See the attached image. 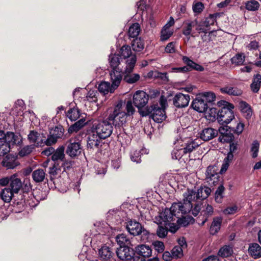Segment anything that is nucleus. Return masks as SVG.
<instances>
[{
    "instance_id": "obj_47",
    "label": "nucleus",
    "mask_w": 261,
    "mask_h": 261,
    "mask_svg": "<svg viewBox=\"0 0 261 261\" xmlns=\"http://www.w3.org/2000/svg\"><path fill=\"white\" fill-rule=\"evenodd\" d=\"M225 188L222 185H220L215 192V199L217 203H221L223 198V194Z\"/></svg>"
},
{
    "instance_id": "obj_14",
    "label": "nucleus",
    "mask_w": 261,
    "mask_h": 261,
    "mask_svg": "<svg viewBox=\"0 0 261 261\" xmlns=\"http://www.w3.org/2000/svg\"><path fill=\"white\" fill-rule=\"evenodd\" d=\"M81 146L80 142L70 139L66 149V153L71 158L79 155L81 152Z\"/></svg>"
},
{
    "instance_id": "obj_23",
    "label": "nucleus",
    "mask_w": 261,
    "mask_h": 261,
    "mask_svg": "<svg viewBox=\"0 0 261 261\" xmlns=\"http://www.w3.org/2000/svg\"><path fill=\"white\" fill-rule=\"evenodd\" d=\"M186 145L182 147L186 154L189 153L197 148L200 144L201 142L199 139L194 140L188 139L186 141Z\"/></svg>"
},
{
    "instance_id": "obj_7",
    "label": "nucleus",
    "mask_w": 261,
    "mask_h": 261,
    "mask_svg": "<svg viewBox=\"0 0 261 261\" xmlns=\"http://www.w3.org/2000/svg\"><path fill=\"white\" fill-rule=\"evenodd\" d=\"M112 132L113 126L107 120L95 122L91 127V133H95L102 139L110 137Z\"/></svg>"
},
{
    "instance_id": "obj_35",
    "label": "nucleus",
    "mask_w": 261,
    "mask_h": 261,
    "mask_svg": "<svg viewBox=\"0 0 261 261\" xmlns=\"http://www.w3.org/2000/svg\"><path fill=\"white\" fill-rule=\"evenodd\" d=\"M116 89L112 90V85L108 82H102L98 86V90L103 94H108L109 92L114 93Z\"/></svg>"
},
{
    "instance_id": "obj_52",
    "label": "nucleus",
    "mask_w": 261,
    "mask_h": 261,
    "mask_svg": "<svg viewBox=\"0 0 261 261\" xmlns=\"http://www.w3.org/2000/svg\"><path fill=\"white\" fill-rule=\"evenodd\" d=\"M185 152L182 148H174L171 153L172 158L173 159L179 160L181 156L185 154Z\"/></svg>"
},
{
    "instance_id": "obj_12",
    "label": "nucleus",
    "mask_w": 261,
    "mask_h": 261,
    "mask_svg": "<svg viewBox=\"0 0 261 261\" xmlns=\"http://www.w3.org/2000/svg\"><path fill=\"white\" fill-rule=\"evenodd\" d=\"M101 139L95 133L90 134L87 140L88 148L98 150L102 145H104Z\"/></svg>"
},
{
    "instance_id": "obj_30",
    "label": "nucleus",
    "mask_w": 261,
    "mask_h": 261,
    "mask_svg": "<svg viewBox=\"0 0 261 261\" xmlns=\"http://www.w3.org/2000/svg\"><path fill=\"white\" fill-rule=\"evenodd\" d=\"M182 61L187 64L189 68V70H191L192 69H195L199 71H202L204 70V68L202 66L194 62L186 56L182 57Z\"/></svg>"
},
{
    "instance_id": "obj_57",
    "label": "nucleus",
    "mask_w": 261,
    "mask_h": 261,
    "mask_svg": "<svg viewBox=\"0 0 261 261\" xmlns=\"http://www.w3.org/2000/svg\"><path fill=\"white\" fill-rule=\"evenodd\" d=\"M46 196L47 195L45 191L38 189L34 192V197L37 201L44 200L46 198Z\"/></svg>"
},
{
    "instance_id": "obj_59",
    "label": "nucleus",
    "mask_w": 261,
    "mask_h": 261,
    "mask_svg": "<svg viewBox=\"0 0 261 261\" xmlns=\"http://www.w3.org/2000/svg\"><path fill=\"white\" fill-rule=\"evenodd\" d=\"M204 9V5L202 3L197 2L194 3L192 6V9L195 13H200Z\"/></svg>"
},
{
    "instance_id": "obj_2",
    "label": "nucleus",
    "mask_w": 261,
    "mask_h": 261,
    "mask_svg": "<svg viewBox=\"0 0 261 261\" xmlns=\"http://www.w3.org/2000/svg\"><path fill=\"white\" fill-rule=\"evenodd\" d=\"M135 111L131 100L127 101L125 106L122 101H120L110 114L108 120L112 121L115 127H120L126 122L127 118L133 115Z\"/></svg>"
},
{
    "instance_id": "obj_25",
    "label": "nucleus",
    "mask_w": 261,
    "mask_h": 261,
    "mask_svg": "<svg viewBox=\"0 0 261 261\" xmlns=\"http://www.w3.org/2000/svg\"><path fill=\"white\" fill-rule=\"evenodd\" d=\"M135 251L139 255L144 257H148L151 255L152 249L146 245L141 244L135 247Z\"/></svg>"
},
{
    "instance_id": "obj_44",
    "label": "nucleus",
    "mask_w": 261,
    "mask_h": 261,
    "mask_svg": "<svg viewBox=\"0 0 261 261\" xmlns=\"http://www.w3.org/2000/svg\"><path fill=\"white\" fill-rule=\"evenodd\" d=\"M116 240L120 245V247H121V246H126V245L130 243L129 239L123 233L118 235L116 238Z\"/></svg>"
},
{
    "instance_id": "obj_33",
    "label": "nucleus",
    "mask_w": 261,
    "mask_h": 261,
    "mask_svg": "<svg viewBox=\"0 0 261 261\" xmlns=\"http://www.w3.org/2000/svg\"><path fill=\"white\" fill-rule=\"evenodd\" d=\"M196 25V20L187 21H186L184 24L182 29V33L185 36H188L191 34L193 36L192 33V29L194 28L195 26Z\"/></svg>"
},
{
    "instance_id": "obj_45",
    "label": "nucleus",
    "mask_w": 261,
    "mask_h": 261,
    "mask_svg": "<svg viewBox=\"0 0 261 261\" xmlns=\"http://www.w3.org/2000/svg\"><path fill=\"white\" fill-rule=\"evenodd\" d=\"M232 253V249L230 246H224L218 252V255L222 257L230 256Z\"/></svg>"
},
{
    "instance_id": "obj_51",
    "label": "nucleus",
    "mask_w": 261,
    "mask_h": 261,
    "mask_svg": "<svg viewBox=\"0 0 261 261\" xmlns=\"http://www.w3.org/2000/svg\"><path fill=\"white\" fill-rule=\"evenodd\" d=\"M259 147V144L258 142L256 140L254 141L251 144L250 148L251 156L253 158H255L257 156Z\"/></svg>"
},
{
    "instance_id": "obj_15",
    "label": "nucleus",
    "mask_w": 261,
    "mask_h": 261,
    "mask_svg": "<svg viewBox=\"0 0 261 261\" xmlns=\"http://www.w3.org/2000/svg\"><path fill=\"white\" fill-rule=\"evenodd\" d=\"M122 69L111 70L110 72L112 90L116 89L119 86L123 78Z\"/></svg>"
},
{
    "instance_id": "obj_36",
    "label": "nucleus",
    "mask_w": 261,
    "mask_h": 261,
    "mask_svg": "<svg viewBox=\"0 0 261 261\" xmlns=\"http://www.w3.org/2000/svg\"><path fill=\"white\" fill-rule=\"evenodd\" d=\"M261 85V75L256 74L253 76L252 82L250 85L252 91L254 93H257Z\"/></svg>"
},
{
    "instance_id": "obj_4",
    "label": "nucleus",
    "mask_w": 261,
    "mask_h": 261,
    "mask_svg": "<svg viewBox=\"0 0 261 261\" xmlns=\"http://www.w3.org/2000/svg\"><path fill=\"white\" fill-rule=\"evenodd\" d=\"M159 104L153 103L150 107H147L146 111H143L142 116L150 114L152 119L157 123H161L166 118L165 109L168 106L167 99L164 95L160 97Z\"/></svg>"
},
{
    "instance_id": "obj_5",
    "label": "nucleus",
    "mask_w": 261,
    "mask_h": 261,
    "mask_svg": "<svg viewBox=\"0 0 261 261\" xmlns=\"http://www.w3.org/2000/svg\"><path fill=\"white\" fill-rule=\"evenodd\" d=\"M22 142L21 136L13 132L5 134L0 130V157L10 151L11 146L20 144Z\"/></svg>"
},
{
    "instance_id": "obj_29",
    "label": "nucleus",
    "mask_w": 261,
    "mask_h": 261,
    "mask_svg": "<svg viewBox=\"0 0 261 261\" xmlns=\"http://www.w3.org/2000/svg\"><path fill=\"white\" fill-rule=\"evenodd\" d=\"M86 124V122H85V119L81 118L68 128V133L69 134L77 133L82 128H83Z\"/></svg>"
},
{
    "instance_id": "obj_34",
    "label": "nucleus",
    "mask_w": 261,
    "mask_h": 261,
    "mask_svg": "<svg viewBox=\"0 0 261 261\" xmlns=\"http://www.w3.org/2000/svg\"><path fill=\"white\" fill-rule=\"evenodd\" d=\"M239 107L241 112L246 119H248L252 116V110L250 106L245 101H241L239 103Z\"/></svg>"
},
{
    "instance_id": "obj_6",
    "label": "nucleus",
    "mask_w": 261,
    "mask_h": 261,
    "mask_svg": "<svg viewBox=\"0 0 261 261\" xmlns=\"http://www.w3.org/2000/svg\"><path fill=\"white\" fill-rule=\"evenodd\" d=\"M234 107L232 105H229V108L223 107L221 110L217 111L216 108H211L210 111L212 116L214 118L217 116L218 121L222 125L228 124L234 118L232 109Z\"/></svg>"
},
{
    "instance_id": "obj_21",
    "label": "nucleus",
    "mask_w": 261,
    "mask_h": 261,
    "mask_svg": "<svg viewBox=\"0 0 261 261\" xmlns=\"http://www.w3.org/2000/svg\"><path fill=\"white\" fill-rule=\"evenodd\" d=\"M22 187V182L17 174L11 175L9 187L13 192L18 194Z\"/></svg>"
},
{
    "instance_id": "obj_38",
    "label": "nucleus",
    "mask_w": 261,
    "mask_h": 261,
    "mask_svg": "<svg viewBox=\"0 0 261 261\" xmlns=\"http://www.w3.org/2000/svg\"><path fill=\"white\" fill-rule=\"evenodd\" d=\"M65 147L63 146H60L55 151L52 155L51 159L54 161L59 160L63 161L65 157Z\"/></svg>"
},
{
    "instance_id": "obj_26",
    "label": "nucleus",
    "mask_w": 261,
    "mask_h": 261,
    "mask_svg": "<svg viewBox=\"0 0 261 261\" xmlns=\"http://www.w3.org/2000/svg\"><path fill=\"white\" fill-rule=\"evenodd\" d=\"M249 255L254 259L261 257V246L257 243L250 244L248 248Z\"/></svg>"
},
{
    "instance_id": "obj_24",
    "label": "nucleus",
    "mask_w": 261,
    "mask_h": 261,
    "mask_svg": "<svg viewBox=\"0 0 261 261\" xmlns=\"http://www.w3.org/2000/svg\"><path fill=\"white\" fill-rule=\"evenodd\" d=\"M3 166L7 169H14L16 167L19 163L15 157L11 155H7L2 162Z\"/></svg>"
},
{
    "instance_id": "obj_37",
    "label": "nucleus",
    "mask_w": 261,
    "mask_h": 261,
    "mask_svg": "<svg viewBox=\"0 0 261 261\" xmlns=\"http://www.w3.org/2000/svg\"><path fill=\"white\" fill-rule=\"evenodd\" d=\"M45 172L42 169L34 170L32 173V178L36 182H40L44 180L45 177Z\"/></svg>"
},
{
    "instance_id": "obj_20",
    "label": "nucleus",
    "mask_w": 261,
    "mask_h": 261,
    "mask_svg": "<svg viewBox=\"0 0 261 261\" xmlns=\"http://www.w3.org/2000/svg\"><path fill=\"white\" fill-rule=\"evenodd\" d=\"M98 255L99 261H111L113 253L109 247L104 245L98 249Z\"/></svg>"
},
{
    "instance_id": "obj_54",
    "label": "nucleus",
    "mask_w": 261,
    "mask_h": 261,
    "mask_svg": "<svg viewBox=\"0 0 261 261\" xmlns=\"http://www.w3.org/2000/svg\"><path fill=\"white\" fill-rule=\"evenodd\" d=\"M61 171V169L58 168L57 166L54 165L52 167L49 168L48 173L50 175V179L53 180L54 178L58 176Z\"/></svg>"
},
{
    "instance_id": "obj_64",
    "label": "nucleus",
    "mask_w": 261,
    "mask_h": 261,
    "mask_svg": "<svg viewBox=\"0 0 261 261\" xmlns=\"http://www.w3.org/2000/svg\"><path fill=\"white\" fill-rule=\"evenodd\" d=\"M57 140L58 139L53 134H50L47 139L45 137L44 145H51L56 143Z\"/></svg>"
},
{
    "instance_id": "obj_56",
    "label": "nucleus",
    "mask_w": 261,
    "mask_h": 261,
    "mask_svg": "<svg viewBox=\"0 0 261 261\" xmlns=\"http://www.w3.org/2000/svg\"><path fill=\"white\" fill-rule=\"evenodd\" d=\"M131 160L137 163L141 162V152L140 150H135L130 153Z\"/></svg>"
},
{
    "instance_id": "obj_48",
    "label": "nucleus",
    "mask_w": 261,
    "mask_h": 261,
    "mask_svg": "<svg viewBox=\"0 0 261 261\" xmlns=\"http://www.w3.org/2000/svg\"><path fill=\"white\" fill-rule=\"evenodd\" d=\"M158 228L156 230V234L160 238H164L166 237L168 232L167 226L163 224H158Z\"/></svg>"
},
{
    "instance_id": "obj_17",
    "label": "nucleus",
    "mask_w": 261,
    "mask_h": 261,
    "mask_svg": "<svg viewBox=\"0 0 261 261\" xmlns=\"http://www.w3.org/2000/svg\"><path fill=\"white\" fill-rule=\"evenodd\" d=\"M28 139L30 142L34 143L37 146L44 145L45 136L43 134H40L37 132L31 131L28 135Z\"/></svg>"
},
{
    "instance_id": "obj_60",
    "label": "nucleus",
    "mask_w": 261,
    "mask_h": 261,
    "mask_svg": "<svg viewBox=\"0 0 261 261\" xmlns=\"http://www.w3.org/2000/svg\"><path fill=\"white\" fill-rule=\"evenodd\" d=\"M172 254L173 257L179 258L183 255L182 249L181 247L175 246L172 250Z\"/></svg>"
},
{
    "instance_id": "obj_11",
    "label": "nucleus",
    "mask_w": 261,
    "mask_h": 261,
    "mask_svg": "<svg viewBox=\"0 0 261 261\" xmlns=\"http://www.w3.org/2000/svg\"><path fill=\"white\" fill-rule=\"evenodd\" d=\"M219 178L220 176L215 167L208 166L207 168L205 180L210 186H213L218 184Z\"/></svg>"
},
{
    "instance_id": "obj_49",
    "label": "nucleus",
    "mask_w": 261,
    "mask_h": 261,
    "mask_svg": "<svg viewBox=\"0 0 261 261\" xmlns=\"http://www.w3.org/2000/svg\"><path fill=\"white\" fill-rule=\"evenodd\" d=\"M202 207L203 209L201 211V214L204 217L207 218L213 214L214 208L211 205L206 203Z\"/></svg>"
},
{
    "instance_id": "obj_40",
    "label": "nucleus",
    "mask_w": 261,
    "mask_h": 261,
    "mask_svg": "<svg viewBox=\"0 0 261 261\" xmlns=\"http://www.w3.org/2000/svg\"><path fill=\"white\" fill-rule=\"evenodd\" d=\"M222 93H227L229 95L239 96L242 94V92L241 90L236 87H226L221 89Z\"/></svg>"
},
{
    "instance_id": "obj_62",
    "label": "nucleus",
    "mask_w": 261,
    "mask_h": 261,
    "mask_svg": "<svg viewBox=\"0 0 261 261\" xmlns=\"http://www.w3.org/2000/svg\"><path fill=\"white\" fill-rule=\"evenodd\" d=\"M96 93L95 91L90 90L86 95L87 100L90 102H96L97 100Z\"/></svg>"
},
{
    "instance_id": "obj_31",
    "label": "nucleus",
    "mask_w": 261,
    "mask_h": 261,
    "mask_svg": "<svg viewBox=\"0 0 261 261\" xmlns=\"http://www.w3.org/2000/svg\"><path fill=\"white\" fill-rule=\"evenodd\" d=\"M15 194L9 188L7 187L2 190L0 196L4 202H9L12 199Z\"/></svg>"
},
{
    "instance_id": "obj_41",
    "label": "nucleus",
    "mask_w": 261,
    "mask_h": 261,
    "mask_svg": "<svg viewBox=\"0 0 261 261\" xmlns=\"http://www.w3.org/2000/svg\"><path fill=\"white\" fill-rule=\"evenodd\" d=\"M144 46L143 41L140 38H136L133 40L132 43L133 49L135 51L139 52L142 51L144 48Z\"/></svg>"
},
{
    "instance_id": "obj_18",
    "label": "nucleus",
    "mask_w": 261,
    "mask_h": 261,
    "mask_svg": "<svg viewBox=\"0 0 261 261\" xmlns=\"http://www.w3.org/2000/svg\"><path fill=\"white\" fill-rule=\"evenodd\" d=\"M191 106L194 110L199 113L205 112L208 108L207 104L200 95L193 100Z\"/></svg>"
},
{
    "instance_id": "obj_28",
    "label": "nucleus",
    "mask_w": 261,
    "mask_h": 261,
    "mask_svg": "<svg viewBox=\"0 0 261 261\" xmlns=\"http://www.w3.org/2000/svg\"><path fill=\"white\" fill-rule=\"evenodd\" d=\"M222 218L221 217H215L213 219L211 226L210 228V232L211 234L214 235L218 233L220 229Z\"/></svg>"
},
{
    "instance_id": "obj_22",
    "label": "nucleus",
    "mask_w": 261,
    "mask_h": 261,
    "mask_svg": "<svg viewBox=\"0 0 261 261\" xmlns=\"http://www.w3.org/2000/svg\"><path fill=\"white\" fill-rule=\"evenodd\" d=\"M142 226L139 222L130 220L128 222L126 228L130 234L133 236H138L142 230Z\"/></svg>"
},
{
    "instance_id": "obj_8",
    "label": "nucleus",
    "mask_w": 261,
    "mask_h": 261,
    "mask_svg": "<svg viewBox=\"0 0 261 261\" xmlns=\"http://www.w3.org/2000/svg\"><path fill=\"white\" fill-rule=\"evenodd\" d=\"M120 54L123 58L126 59V71H133L137 59L136 55L132 54L130 47L128 45H123L120 49Z\"/></svg>"
},
{
    "instance_id": "obj_39",
    "label": "nucleus",
    "mask_w": 261,
    "mask_h": 261,
    "mask_svg": "<svg viewBox=\"0 0 261 261\" xmlns=\"http://www.w3.org/2000/svg\"><path fill=\"white\" fill-rule=\"evenodd\" d=\"M80 113L79 109L77 108L73 107L69 109L67 111V116L71 121H73L76 120L80 117Z\"/></svg>"
},
{
    "instance_id": "obj_9",
    "label": "nucleus",
    "mask_w": 261,
    "mask_h": 261,
    "mask_svg": "<svg viewBox=\"0 0 261 261\" xmlns=\"http://www.w3.org/2000/svg\"><path fill=\"white\" fill-rule=\"evenodd\" d=\"M149 95L144 91L138 90L134 94L133 97V102L138 109L140 113L142 115L140 110L144 108L148 103Z\"/></svg>"
},
{
    "instance_id": "obj_50",
    "label": "nucleus",
    "mask_w": 261,
    "mask_h": 261,
    "mask_svg": "<svg viewBox=\"0 0 261 261\" xmlns=\"http://www.w3.org/2000/svg\"><path fill=\"white\" fill-rule=\"evenodd\" d=\"M64 129L61 125L56 126L52 129L50 134H53L57 139L61 138L64 135Z\"/></svg>"
},
{
    "instance_id": "obj_43",
    "label": "nucleus",
    "mask_w": 261,
    "mask_h": 261,
    "mask_svg": "<svg viewBox=\"0 0 261 261\" xmlns=\"http://www.w3.org/2000/svg\"><path fill=\"white\" fill-rule=\"evenodd\" d=\"M259 3L256 0H250L245 3L246 9L250 11H255L258 10Z\"/></svg>"
},
{
    "instance_id": "obj_61",
    "label": "nucleus",
    "mask_w": 261,
    "mask_h": 261,
    "mask_svg": "<svg viewBox=\"0 0 261 261\" xmlns=\"http://www.w3.org/2000/svg\"><path fill=\"white\" fill-rule=\"evenodd\" d=\"M194 28L199 33H205L208 31V29L205 27L203 22H200L199 23L196 20V25Z\"/></svg>"
},
{
    "instance_id": "obj_27",
    "label": "nucleus",
    "mask_w": 261,
    "mask_h": 261,
    "mask_svg": "<svg viewBox=\"0 0 261 261\" xmlns=\"http://www.w3.org/2000/svg\"><path fill=\"white\" fill-rule=\"evenodd\" d=\"M121 59L120 56L118 54L111 55L109 56V64L112 70L122 69L120 67Z\"/></svg>"
},
{
    "instance_id": "obj_42",
    "label": "nucleus",
    "mask_w": 261,
    "mask_h": 261,
    "mask_svg": "<svg viewBox=\"0 0 261 261\" xmlns=\"http://www.w3.org/2000/svg\"><path fill=\"white\" fill-rule=\"evenodd\" d=\"M140 27L138 23H133L129 28L128 34L130 37H137L140 32Z\"/></svg>"
},
{
    "instance_id": "obj_13",
    "label": "nucleus",
    "mask_w": 261,
    "mask_h": 261,
    "mask_svg": "<svg viewBox=\"0 0 261 261\" xmlns=\"http://www.w3.org/2000/svg\"><path fill=\"white\" fill-rule=\"evenodd\" d=\"M190 100V96L188 94L178 93L173 97V103L176 108H185L188 106Z\"/></svg>"
},
{
    "instance_id": "obj_3",
    "label": "nucleus",
    "mask_w": 261,
    "mask_h": 261,
    "mask_svg": "<svg viewBox=\"0 0 261 261\" xmlns=\"http://www.w3.org/2000/svg\"><path fill=\"white\" fill-rule=\"evenodd\" d=\"M174 203L170 208H165L159 216L155 217L154 222L158 224H163L165 226L170 225V222L176 221L178 224L186 226L188 223L185 220L180 208L173 209Z\"/></svg>"
},
{
    "instance_id": "obj_1",
    "label": "nucleus",
    "mask_w": 261,
    "mask_h": 261,
    "mask_svg": "<svg viewBox=\"0 0 261 261\" xmlns=\"http://www.w3.org/2000/svg\"><path fill=\"white\" fill-rule=\"evenodd\" d=\"M211 189L206 186L200 187L197 189H188L183 194L182 201L174 202L173 209L180 208L185 215L190 212L192 205V202H196L198 200H203L207 198L210 195Z\"/></svg>"
},
{
    "instance_id": "obj_19",
    "label": "nucleus",
    "mask_w": 261,
    "mask_h": 261,
    "mask_svg": "<svg viewBox=\"0 0 261 261\" xmlns=\"http://www.w3.org/2000/svg\"><path fill=\"white\" fill-rule=\"evenodd\" d=\"M218 134V130L212 127L204 128L199 133L200 139L204 141H207L213 139Z\"/></svg>"
},
{
    "instance_id": "obj_58",
    "label": "nucleus",
    "mask_w": 261,
    "mask_h": 261,
    "mask_svg": "<svg viewBox=\"0 0 261 261\" xmlns=\"http://www.w3.org/2000/svg\"><path fill=\"white\" fill-rule=\"evenodd\" d=\"M33 149V147L31 145H28L24 146L20 149L19 152V154L20 156H24L29 154Z\"/></svg>"
},
{
    "instance_id": "obj_16",
    "label": "nucleus",
    "mask_w": 261,
    "mask_h": 261,
    "mask_svg": "<svg viewBox=\"0 0 261 261\" xmlns=\"http://www.w3.org/2000/svg\"><path fill=\"white\" fill-rule=\"evenodd\" d=\"M117 255L121 260H130L134 257L133 250L128 246H121L116 251Z\"/></svg>"
},
{
    "instance_id": "obj_55",
    "label": "nucleus",
    "mask_w": 261,
    "mask_h": 261,
    "mask_svg": "<svg viewBox=\"0 0 261 261\" xmlns=\"http://www.w3.org/2000/svg\"><path fill=\"white\" fill-rule=\"evenodd\" d=\"M244 56L242 54H237L231 58V62L237 65H242L244 62Z\"/></svg>"
},
{
    "instance_id": "obj_10",
    "label": "nucleus",
    "mask_w": 261,
    "mask_h": 261,
    "mask_svg": "<svg viewBox=\"0 0 261 261\" xmlns=\"http://www.w3.org/2000/svg\"><path fill=\"white\" fill-rule=\"evenodd\" d=\"M175 23L174 19L170 17L167 23L163 27L161 31L160 40L165 41L169 39L173 34V29L171 27Z\"/></svg>"
},
{
    "instance_id": "obj_32",
    "label": "nucleus",
    "mask_w": 261,
    "mask_h": 261,
    "mask_svg": "<svg viewBox=\"0 0 261 261\" xmlns=\"http://www.w3.org/2000/svg\"><path fill=\"white\" fill-rule=\"evenodd\" d=\"M133 71L130 72L126 71V67L124 70L125 75L124 76V81L128 84H134L140 79V75L137 73L131 74Z\"/></svg>"
},
{
    "instance_id": "obj_63",
    "label": "nucleus",
    "mask_w": 261,
    "mask_h": 261,
    "mask_svg": "<svg viewBox=\"0 0 261 261\" xmlns=\"http://www.w3.org/2000/svg\"><path fill=\"white\" fill-rule=\"evenodd\" d=\"M152 245L154 246L155 250L158 252H162L165 249L164 244L161 241H154L152 243Z\"/></svg>"
},
{
    "instance_id": "obj_53",
    "label": "nucleus",
    "mask_w": 261,
    "mask_h": 261,
    "mask_svg": "<svg viewBox=\"0 0 261 261\" xmlns=\"http://www.w3.org/2000/svg\"><path fill=\"white\" fill-rule=\"evenodd\" d=\"M203 206L202 202H196L194 204L193 207V205H192V207L190 212H191L194 216H196L200 212H201V208Z\"/></svg>"
},
{
    "instance_id": "obj_46",
    "label": "nucleus",
    "mask_w": 261,
    "mask_h": 261,
    "mask_svg": "<svg viewBox=\"0 0 261 261\" xmlns=\"http://www.w3.org/2000/svg\"><path fill=\"white\" fill-rule=\"evenodd\" d=\"M205 102L207 103H212L215 100V94L212 92H206L200 95Z\"/></svg>"
}]
</instances>
